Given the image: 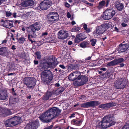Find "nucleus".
Masks as SVG:
<instances>
[{
  "instance_id": "obj_1",
  "label": "nucleus",
  "mask_w": 129,
  "mask_h": 129,
  "mask_svg": "<svg viewBox=\"0 0 129 129\" xmlns=\"http://www.w3.org/2000/svg\"><path fill=\"white\" fill-rule=\"evenodd\" d=\"M61 111L58 108L54 107L49 108L40 116V118L43 122H48L60 113Z\"/></svg>"
},
{
  "instance_id": "obj_2",
  "label": "nucleus",
  "mask_w": 129,
  "mask_h": 129,
  "mask_svg": "<svg viewBox=\"0 0 129 129\" xmlns=\"http://www.w3.org/2000/svg\"><path fill=\"white\" fill-rule=\"evenodd\" d=\"M114 116V115L111 114L105 116L101 122L96 123V129L106 128L114 125L115 123L114 121L113 120Z\"/></svg>"
},
{
  "instance_id": "obj_3",
  "label": "nucleus",
  "mask_w": 129,
  "mask_h": 129,
  "mask_svg": "<svg viewBox=\"0 0 129 129\" xmlns=\"http://www.w3.org/2000/svg\"><path fill=\"white\" fill-rule=\"evenodd\" d=\"M41 25L39 22H37L30 25L29 27L30 29V34L28 35V38L32 43L35 42V41H33L31 38H36L37 36L38 32L41 28Z\"/></svg>"
},
{
  "instance_id": "obj_4",
  "label": "nucleus",
  "mask_w": 129,
  "mask_h": 129,
  "mask_svg": "<svg viewBox=\"0 0 129 129\" xmlns=\"http://www.w3.org/2000/svg\"><path fill=\"white\" fill-rule=\"evenodd\" d=\"M21 120V117L17 116L8 119L6 121L5 124L7 127L13 126L19 124Z\"/></svg>"
},
{
  "instance_id": "obj_5",
  "label": "nucleus",
  "mask_w": 129,
  "mask_h": 129,
  "mask_svg": "<svg viewBox=\"0 0 129 129\" xmlns=\"http://www.w3.org/2000/svg\"><path fill=\"white\" fill-rule=\"evenodd\" d=\"M52 75L49 70H46L41 74V77L45 84H49L52 79Z\"/></svg>"
},
{
  "instance_id": "obj_6",
  "label": "nucleus",
  "mask_w": 129,
  "mask_h": 129,
  "mask_svg": "<svg viewBox=\"0 0 129 129\" xmlns=\"http://www.w3.org/2000/svg\"><path fill=\"white\" fill-rule=\"evenodd\" d=\"M23 82L27 88L32 89H34L36 84V80L33 77H26L24 78Z\"/></svg>"
},
{
  "instance_id": "obj_7",
  "label": "nucleus",
  "mask_w": 129,
  "mask_h": 129,
  "mask_svg": "<svg viewBox=\"0 0 129 129\" xmlns=\"http://www.w3.org/2000/svg\"><path fill=\"white\" fill-rule=\"evenodd\" d=\"M58 63L54 57L50 58L49 60V62L44 63L41 64L42 68L44 69L49 68H54Z\"/></svg>"
},
{
  "instance_id": "obj_8",
  "label": "nucleus",
  "mask_w": 129,
  "mask_h": 129,
  "mask_svg": "<svg viewBox=\"0 0 129 129\" xmlns=\"http://www.w3.org/2000/svg\"><path fill=\"white\" fill-rule=\"evenodd\" d=\"M48 21L50 23H55L59 20V16L57 12H51L47 15Z\"/></svg>"
},
{
  "instance_id": "obj_9",
  "label": "nucleus",
  "mask_w": 129,
  "mask_h": 129,
  "mask_svg": "<svg viewBox=\"0 0 129 129\" xmlns=\"http://www.w3.org/2000/svg\"><path fill=\"white\" fill-rule=\"evenodd\" d=\"M115 14V11L112 9H107L104 12L102 17L105 20H108L112 18Z\"/></svg>"
},
{
  "instance_id": "obj_10",
  "label": "nucleus",
  "mask_w": 129,
  "mask_h": 129,
  "mask_svg": "<svg viewBox=\"0 0 129 129\" xmlns=\"http://www.w3.org/2000/svg\"><path fill=\"white\" fill-rule=\"evenodd\" d=\"M88 81V79L86 76L80 75L75 83L77 86H80L85 84Z\"/></svg>"
},
{
  "instance_id": "obj_11",
  "label": "nucleus",
  "mask_w": 129,
  "mask_h": 129,
  "mask_svg": "<svg viewBox=\"0 0 129 129\" xmlns=\"http://www.w3.org/2000/svg\"><path fill=\"white\" fill-rule=\"evenodd\" d=\"M52 3L50 0H45L41 2L40 4V8L43 10H46L50 6Z\"/></svg>"
},
{
  "instance_id": "obj_12",
  "label": "nucleus",
  "mask_w": 129,
  "mask_h": 129,
  "mask_svg": "<svg viewBox=\"0 0 129 129\" xmlns=\"http://www.w3.org/2000/svg\"><path fill=\"white\" fill-rule=\"evenodd\" d=\"M100 104L99 102L97 101H90L85 103L81 105V107L86 108L90 107L97 106Z\"/></svg>"
},
{
  "instance_id": "obj_13",
  "label": "nucleus",
  "mask_w": 129,
  "mask_h": 129,
  "mask_svg": "<svg viewBox=\"0 0 129 129\" xmlns=\"http://www.w3.org/2000/svg\"><path fill=\"white\" fill-rule=\"evenodd\" d=\"M124 81L123 79L119 78L114 83V86L117 89H123L124 86Z\"/></svg>"
},
{
  "instance_id": "obj_14",
  "label": "nucleus",
  "mask_w": 129,
  "mask_h": 129,
  "mask_svg": "<svg viewBox=\"0 0 129 129\" xmlns=\"http://www.w3.org/2000/svg\"><path fill=\"white\" fill-rule=\"evenodd\" d=\"M58 38L59 39L63 40L66 38L68 36L67 31L62 29L59 30L57 34Z\"/></svg>"
},
{
  "instance_id": "obj_15",
  "label": "nucleus",
  "mask_w": 129,
  "mask_h": 129,
  "mask_svg": "<svg viewBox=\"0 0 129 129\" xmlns=\"http://www.w3.org/2000/svg\"><path fill=\"white\" fill-rule=\"evenodd\" d=\"M80 75V73L78 71H76L70 74L68 77V79L70 80L76 81L79 76Z\"/></svg>"
},
{
  "instance_id": "obj_16",
  "label": "nucleus",
  "mask_w": 129,
  "mask_h": 129,
  "mask_svg": "<svg viewBox=\"0 0 129 129\" xmlns=\"http://www.w3.org/2000/svg\"><path fill=\"white\" fill-rule=\"evenodd\" d=\"M10 53L9 51L6 47H2L0 48V55L2 56L8 57Z\"/></svg>"
},
{
  "instance_id": "obj_17",
  "label": "nucleus",
  "mask_w": 129,
  "mask_h": 129,
  "mask_svg": "<svg viewBox=\"0 0 129 129\" xmlns=\"http://www.w3.org/2000/svg\"><path fill=\"white\" fill-rule=\"evenodd\" d=\"M124 61L123 58H119L116 59L115 60L110 61L108 63L107 65L109 66H113L114 65H117L118 64Z\"/></svg>"
},
{
  "instance_id": "obj_18",
  "label": "nucleus",
  "mask_w": 129,
  "mask_h": 129,
  "mask_svg": "<svg viewBox=\"0 0 129 129\" xmlns=\"http://www.w3.org/2000/svg\"><path fill=\"white\" fill-rule=\"evenodd\" d=\"M38 123L37 121L32 122L29 124H27L24 129H36L38 127Z\"/></svg>"
},
{
  "instance_id": "obj_19",
  "label": "nucleus",
  "mask_w": 129,
  "mask_h": 129,
  "mask_svg": "<svg viewBox=\"0 0 129 129\" xmlns=\"http://www.w3.org/2000/svg\"><path fill=\"white\" fill-rule=\"evenodd\" d=\"M119 51L120 53L122 52L125 51L128 48V45L127 44H122V43L120 44L119 45Z\"/></svg>"
},
{
  "instance_id": "obj_20",
  "label": "nucleus",
  "mask_w": 129,
  "mask_h": 129,
  "mask_svg": "<svg viewBox=\"0 0 129 129\" xmlns=\"http://www.w3.org/2000/svg\"><path fill=\"white\" fill-rule=\"evenodd\" d=\"M34 3V1L32 0H28L22 2L20 5L23 7L30 6L33 5Z\"/></svg>"
},
{
  "instance_id": "obj_21",
  "label": "nucleus",
  "mask_w": 129,
  "mask_h": 129,
  "mask_svg": "<svg viewBox=\"0 0 129 129\" xmlns=\"http://www.w3.org/2000/svg\"><path fill=\"white\" fill-rule=\"evenodd\" d=\"M105 31L104 29L103 28L101 25L96 27V32L94 33L97 36L99 35H100L103 34Z\"/></svg>"
},
{
  "instance_id": "obj_22",
  "label": "nucleus",
  "mask_w": 129,
  "mask_h": 129,
  "mask_svg": "<svg viewBox=\"0 0 129 129\" xmlns=\"http://www.w3.org/2000/svg\"><path fill=\"white\" fill-rule=\"evenodd\" d=\"M8 99V94L5 91H2L0 92V100H5Z\"/></svg>"
},
{
  "instance_id": "obj_23",
  "label": "nucleus",
  "mask_w": 129,
  "mask_h": 129,
  "mask_svg": "<svg viewBox=\"0 0 129 129\" xmlns=\"http://www.w3.org/2000/svg\"><path fill=\"white\" fill-rule=\"evenodd\" d=\"M2 24L4 26L8 28H10L13 26L12 21L8 20L5 21Z\"/></svg>"
},
{
  "instance_id": "obj_24",
  "label": "nucleus",
  "mask_w": 129,
  "mask_h": 129,
  "mask_svg": "<svg viewBox=\"0 0 129 129\" xmlns=\"http://www.w3.org/2000/svg\"><path fill=\"white\" fill-rule=\"evenodd\" d=\"M113 106H114V105L113 103H109L100 105L99 106V107L101 108L106 109L108 108Z\"/></svg>"
},
{
  "instance_id": "obj_25",
  "label": "nucleus",
  "mask_w": 129,
  "mask_h": 129,
  "mask_svg": "<svg viewBox=\"0 0 129 129\" xmlns=\"http://www.w3.org/2000/svg\"><path fill=\"white\" fill-rule=\"evenodd\" d=\"M115 6L117 9L119 11H121L124 7L123 4L118 1H116L115 3Z\"/></svg>"
},
{
  "instance_id": "obj_26",
  "label": "nucleus",
  "mask_w": 129,
  "mask_h": 129,
  "mask_svg": "<svg viewBox=\"0 0 129 129\" xmlns=\"http://www.w3.org/2000/svg\"><path fill=\"white\" fill-rule=\"evenodd\" d=\"M10 110L6 108H2L1 112L5 115H8L10 114Z\"/></svg>"
},
{
  "instance_id": "obj_27",
  "label": "nucleus",
  "mask_w": 129,
  "mask_h": 129,
  "mask_svg": "<svg viewBox=\"0 0 129 129\" xmlns=\"http://www.w3.org/2000/svg\"><path fill=\"white\" fill-rule=\"evenodd\" d=\"M111 23L110 22L108 23H105L102 24L101 25L104 29L105 31L108 29L110 26Z\"/></svg>"
},
{
  "instance_id": "obj_28",
  "label": "nucleus",
  "mask_w": 129,
  "mask_h": 129,
  "mask_svg": "<svg viewBox=\"0 0 129 129\" xmlns=\"http://www.w3.org/2000/svg\"><path fill=\"white\" fill-rule=\"evenodd\" d=\"M106 3L104 1H102L100 2L98 6V9H100L103 8L105 6Z\"/></svg>"
},
{
  "instance_id": "obj_29",
  "label": "nucleus",
  "mask_w": 129,
  "mask_h": 129,
  "mask_svg": "<svg viewBox=\"0 0 129 129\" xmlns=\"http://www.w3.org/2000/svg\"><path fill=\"white\" fill-rule=\"evenodd\" d=\"M77 35L82 41L86 38V36L84 33H82Z\"/></svg>"
},
{
  "instance_id": "obj_30",
  "label": "nucleus",
  "mask_w": 129,
  "mask_h": 129,
  "mask_svg": "<svg viewBox=\"0 0 129 129\" xmlns=\"http://www.w3.org/2000/svg\"><path fill=\"white\" fill-rule=\"evenodd\" d=\"M89 43L87 41L83 42L80 44V46L83 48L87 47Z\"/></svg>"
},
{
  "instance_id": "obj_31",
  "label": "nucleus",
  "mask_w": 129,
  "mask_h": 129,
  "mask_svg": "<svg viewBox=\"0 0 129 129\" xmlns=\"http://www.w3.org/2000/svg\"><path fill=\"white\" fill-rule=\"evenodd\" d=\"M64 90V88L62 87H60L56 91V92L58 94H60Z\"/></svg>"
},
{
  "instance_id": "obj_32",
  "label": "nucleus",
  "mask_w": 129,
  "mask_h": 129,
  "mask_svg": "<svg viewBox=\"0 0 129 129\" xmlns=\"http://www.w3.org/2000/svg\"><path fill=\"white\" fill-rule=\"evenodd\" d=\"M35 55L37 56V58L38 59H40L41 58V52L39 51H37L35 53Z\"/></svg>"
},
{
  "instance_id": "obj_33",
  "label": "nucleus",
  "mask_w": 129,
  "mask_h": 129,
  "mask_svg": "<svg viewBox=\"0 0 129 129\" xmlns=\"http://www.w3.org/2000/svg\"><path fill=\"white\" fill-rule=\"evenodd\" d=\"M25 38L23 37H21L19 38L18 40V42L19 43H23L25 41Z\"/></svg>"
},
{
  "instance_id": "obj_34",
  "label": "nucleus",
  "mask_w": 129,
  "mask_h": 129,
  "mask_svg": "<svg viewBox=\"0 0 129 129\" xmlns=\"http://www.w3.org/2000/svg\"><path fill=\"white\" fill-rule=\"evenodd\" d=\"M91 42V44L92 46H94L96 42V40L95 39H93L90 40Z\"/></svg>"
},
{
  "instance_id": "obj_35",
  "label": "nucleus",
  "mask_w": 129,
  "mask_h": 129,
  "mask_svg": "<svg viewBox=\"0 0 129 129\" xmlns=\"http://www.w3.org/2000/svg\"><path fill=\"white\" fill-rule=\"evenodd\" d=\"M74 41L75 43H78L82 41L77 35Z\"/></svg>"
},
{
  "instance_id": "obj_36",
  "label": "nucleus",
  "mask_w": 129,
  "mask_h": 129,
  "mask_svg": "<svg viewBox=\"0 0 129 129\" xmlns=\"http://www.w3.org/2000/svg\"><path fill=\"white\" fill-rule=\"evenodd\" d=\"M122 129H129V123L126 122Z\"/></svg>"
},
{
  "instance_id": "obj_37",
  "label": "nucleus",
  "mask_w": 129,
  "mask_h": 129,
  "mask_svg": "<svg viewBox=\"0 0 129 129\" xmlns=\"http://www.w3.org/2000/svg\"><path fill=\"white\" fill-rule=\"evenodd\" d=\"M80 29L79 27H75L72 28V31L73 32H76L79 31Z\"/></svg>"
},
{
  "instance_id": "obj_38",
  "label": "nucleus",
  "mask_w": 129,
  "mask_h": 129,
  "mask_svg": "<svg viewBox=\"0 0 129 129\" xmlns=\"http://www.w3.org/2000/svg\"><path fill=\"white\" fill-rule=\"evenodd\" d=\"M12 14L10 11H7L6 12V15L7 17H9L11 16Z\"/></svg>"
},
{
  "instance_id": "obj_39",
  "label": "nucleus",
  "mask_w": 129,
  "mask_h": 129,
  "mask_svg": "<svg viewBox=\"0 0 129 129\" xmlns=\"http://www.w3.org/2000/svg\"><path fill=\"white\" fill-rule=\"evenodd\" d=\"M82 122V121L81 120H76L74 121V123L77 125L81 123Z\"/></svg>"
},
{
  "instance_id": "obj_40",
  "label": "nucleus",
  "mask_w": 129,
  "mask_h": 129,
  "mask_svg": "<svg viewBox=\"0 0 129 129\" xmlns=\"http://www.w3.org/2000/svg\"><path fill=\"white\" fill-rule=\"evenodd\" d=\"M49 98L46 94L45 95H44L43 98V99L45 100H48L49 99Z\"/></svg>"
},
{
  "instance_id": "obj_41",
  "label": "nucleus",
  "mask_w": 129,
  "mask_h": 129,
  "mask_svg": "<svg viewBox=\"0 0 129 129\" xmlns=\"http://www.w3.org/2000/svg\"><path fill=\"white\" fill-rule=\"evenodd\" d=\"M85 98L86 96L84 95H81L79 97V98L80 99H82V100H85Z\"/></svg>"
},
{
  "instance_id": "obj_42",
  "label": "nucleus",
  "mask_w": 129,
  "mask_h": 129,
  "mask_svg": "<svg viewBox=\"0 0 129 129\" xmlns=\"http://www.w3.org/2000/svg\"><path fill=\"white\" fill-rule=\"evenodd\" d=\"M121 25L122 27H126L127 26L126 23L124 22H122L121 24Z\"/></svg>"
},
{
  "instance_id": "obj_43",
  "label": "nucleus",
  "mask_w": 129,
  "mask_h": 129,
  "mask_svg": "<svg viewBox=\"0 0 129 129\" xmlns=\"http://www.w3.org/2000/svg\"><path fill=\"white\" fill-rule=\"evenodd\" d=\"M84 30H85V32L87 33H89L90 31V28L87 27L86 29H84Z\"/></svg>"
},
{
  "instance_id": "obj_44",
  "label": "nucleus",
  "mask_w": 129,
  "mask_h": 129,
  "mask_svg": "<svg viewBox=\"0 0 129 129\" xmlns=\"http://www.w3.org/2000/svg\"><path fill=\"white\" fill-rule=\"evenodd\" d=\"M53 127V125H51L50 126H48L45 128L44 129H52Z\"/></svg>"
},
{
  "instance_id": "obj_45",
  "label": "nucleus",
  "mask_w": 129,
  "mask_h": 129,
  "mask_svg": "<svg viewBox=\"0 0 129 129\" xmlns=\"http://www.w3.org/2000/svg\"><path fill=\"white\" fill-rule=\"evenodd\" d=\"M47 95L48 96L49 98L52 95V93L50 92H48L47 94Z\"/></svg>"
},
{
  "instance_id": "obj_46",
  "label": "nucleus",
  "mask_w": 129,
  "mask_h": 129,
  "mask_svg": "<svg viewBox=\"0 0 129 129\" xmlns=\"http://www.w3.org/2000/svg\"><path fill=\"white\" fill-rule=\"evenodd\" d=\"M16 47L14 45H13L12 46L11 49L13 50H15L16 49Z\"/></svg>"
},
{
  "instance_id": "obj_47",
  "label": "nucleus",
  "mask_w": 129,
  "mask_h": 129,
  "mask_svg": "<svg viewBox=\"0 0 129 129\" xmlns=\"http://www.w3.org/2000/svg\"><path fill=\"white\" fill-rule=\"evenodd\" d=\"M129 20L128 18H125L124 19V22L127 23L128 21Z\"/></svg>"
},
{
  "instance_id": "obj_48",
  "label": "nucleus",
  "mask_w": 129,
  "mask_h": 129,
  "mask_svg": "<svg viewBox=\"0 0 129 129\" xmlns=\"http://www.w3.org/2000/svg\"><path fill=\"white\" fill-rule=\"evenodd\" d=\"M83 26V28H84V30L86 29V28H87V25L86 24H84Z\"/></svg>"
},
{
  "instance_id": "obj_49",
  "label": "nucleus",
  "mask_w": 129,
  "mask_h": 129,
  "mask_svg": "<svg viewBox=\"0 0 129 129\" xmlns=\"http://www.w3.org/2000/svg\"><path fill=\"white\" fill-rule=\"evenodd\" d=\"M65 6L66 7L69 8L70 6V5L68 3H65Z\"/></svg>"
},
{
  "instance_id": "obj_50",
  "label": "nucleus",
  "mask_w": 129,
  "mask_h": 129,
  "mask_svg": "<svg viewBox=\"0 0 129 129\" xmlns=\"http://www.w3.org/2000/svg\"><path fill=\"white\" fill-rule=\"evenodd\" d=\"M34 63L35 64H37L38 63V61L37 60L36 61L35 60H34Z\"/></svg>"
},
{
  "instance_id": "obj_51",
  "label": "nucleus",
  "mask_w": 129,
  "mask_h": 129,
  "mask_svg": "<svg viewBox=\"0 0 129 129\" xmlns=\"http://www.w3.org/2000/svg\"><path fill=\"white\" fill-rule=\"evenodd\" d=\"M59 66L63 69H64L66 67L63 65H60Z\"/></svg>"
},
{
  "instance_id": "obj_52",
  "label": "nucleus",
  "mask_w": 129,
  "mask_h": 129,
  "mask_svg": "<svg viewBox=\"0 0 129 129\" xmlns=\"http://www.w3.org/2000/svg\"><path fill=\"white\" fill-rule=\"evenodd\" d=\"M67 16L68 18H70L71 16V15H70V14L69 12L67 13Z\"/></svg>"
},
{
  "instance_id": "obj_53",
  "label": "nucleus",
  "mask_w": 129,
  "mask_h": 129,
  "mask_svg": "<svg viewBox=\"0 0 129 129\" xmlns=\"http://www.w3.org/2000/svg\"><path fill=\"white\" fill-rule=\"evenodd\" d=\"M87 5L88 6H90L91 7H92L93 6V4H91V3H88Z\"/></svg>"
},
{
  "instance_id": "obj_54",
  "label": "nucleus",
  "mask_w": 129,
  "mask_h": 129,
  "mask_svg": "<svg viewBox=\"0 0 129 129\" xmlns=\"http://www.w3.org/2000/svg\"><path fill=\"white\" fill-rule=\"evenodd\" d=\"M16 14L17 13H14L13 14V17L14 18H16Z\"/></svg>"
},
{
  "instance_id": "obj_55",
  "label": "nucleus",
  "mask_w": 129,
  "mask_h": 129,
  "mask_svg": "<svg viewBox=\"0 0 129 129\" xmlns=\"http://www.w3.org/2000/svg\"><path fill=\"white\" fill-rule=\"evenodd\" d=\"M91 58V57L90 56H89L88 57L86 58H85V59L86 60H90Z\"/></svg>"
},
{
  "instance_id": "obj_56",
  "label": "nucleus",
  "mask_w": 129,
  "mask_h": 129,
  "mask_svg": "<svg viewBox=\"0 0 129 129\" xmlns=\"http://www.w3.org/2000/svg\"><path fill=\"white\" fill-rule=\"evenodd\" d=\"M48 33L47 32H45L43 33L42 34V36H44L47 35Z\"/></svg>"
},
{
  "instance_id": "obj_57",
  "label": "nucleus",
  "mask_w": 129,
  "mask_h": 129,
  "mask_svg": "<svg viewBox=\"0 0 129 129\" xmlns=\"http://www.w3.org/2000/svg\"><path fill=\"white\" fill-rule=\"evenodd\" d=\"M100 69L101 70H103L104 71H105L106 70V68H101Z\"/></svg>"
},
{
  "instance_id": "obj_58",
  "label": "nucleus",
  "mask_w": 129,
  "mask_h": 129,
  "mask_svg": "<svg viewBox=\"0 0 129 129\" xmlns=\"http://www.w3.org/2000/svg\"><path fill=\"white\" fill-rule=\"evenodd\" d=\"M75 114L74 113H73L72 114H71V115L69 117L70 118H71L72 117H74V115Z\"/></svg>"
},
{
  "instance_id": "obj_59",
  "label": "nucleus",
  "mask_w": 129,
  "mask_h": 129,
  "mask_svg": "<svg viewBox=\"0 0 129 129\" xmlns=\"http://www.w3.org/2000/svg\"><path fill=\"white\" fill-rule=\"evenodd\" d=\"M109 0H107L106 1V7H107L108 5V3H109Z\"/></svg>"
},
{
  "instance_id": "obj_60",
  "label": "nucleus",
  "mask_w": 129,
  "mask_h": 129,
  "mask_svg": "<svg viewBox=\"0 0 129 129\" xmlns=\"http://www.w3.org/2000/svg\"><path fill=\"white\" fill-rule=\"evenodd\" d=\"M11 36L12 38V40H13L14 41L15 40V39L14 38V35H13V34H11Z\"/></svg>"
},
{
  "instance_id": "obj_61",
  "label": "nucleus",
  "mask_w": 129,
  "mask_h": 129,
  "mask_svg": "<svg viewBox=\"0 0 129 129\" xmlns=\"http://www.w3.org/2000/svg\"><path fill=\"white\" fill-rule=\"evenodd\" d=\"M72 44V42L71 41H70L68 42V44L69 45H71Z\"/></svg>"
},
{
  "instance_id": "obj_62",
  "label": "nucleus",
  "mask_w": 129,
  "mask_h": 129,
  "mask_svg": "<svg viewBox=\"0 0 129 129\" xmlns=\"http://www.w3.org/2000/svg\"><path fill=\"white\" fill-rule=\"evenodd\" d=\"M114 21H116L117 20V18L116 17H114L112 19Z\"/></svg>"
},
{
  "instance_id": "obj_63",
  "label": "nucleus",
  "mask_w": 129,
  "mask_h": 129,
  "mask_svg": "<svg viewBox=\"0 0 129 129\" xmlns=\"http://www.w3.org/2000/svg\"><path fill=\"white\" fill-rule=\"evenodd\" d=\"M124 64L123 63H121L120 64V67H123L124 66Z\"/></svg>"
},
{
  "instance_id": "obj_64",
  "label": "nucleus",
  "mask_w": 129,
  "mask_h": 129,
  "mask_svg": "<svg viewBox=\"0 0 129 129\" xmlns=\"http://www.w3.org/2000/svg\"><path fill=\"white\" fill-rule=\"evenodd\" d=\"M7 42V41L6 40H5L3 41L2 42V43L4 44L6 43Z\"/></svg>"
}]
</instances>
